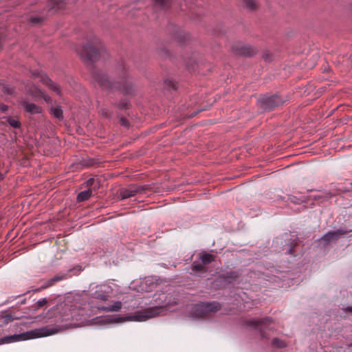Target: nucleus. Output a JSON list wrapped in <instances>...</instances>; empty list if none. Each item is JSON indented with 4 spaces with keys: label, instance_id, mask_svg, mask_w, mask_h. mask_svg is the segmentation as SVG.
I'll return each mask as SVG.
<instances>
[{
    "label": "nucleus",
    "instance_id": "obj_34",
    "mask_svg": "<svg viewBox=\"0 0 352 352\" xmlns=\"http://www.w3.org/2000/svg\"><path fill=\"white\" fill-rule=\"evenodd\" d=\"M43 21V18L41 16H32L30 19V22L33 24L42 23Z\"/></svg>",
    "mask_w": 352,
    "mask_h": 352
},
{
    "label": "nucleus",
    "instance_id": "obj_10",
    "mask_svg": "<svg viewBox=\"0 0 352 352\" xmlns=\"http://www.w3.org/2000/svg\"><path fill=\"white\" fill-rule=\"evenodd\" d=\"M232 52L238 56L251 58L258 53V50L250 45H243L241 43H237L231 46Z\"/></svg>",
    "mask_w": 352,
    "mask_h": 352
},
{
    "label": "nucleus",
    "instance_id": "obj_13",
    "mask_svg": "<svg viewBox=\"0 0 352 352\" xmlns=\"http://www.w3.org/2000/svg\"><path fill=\"white\" fill-rule=\"evenodd\" d=\"M302 241L297 235H291L289 238L287 239L285 244L283 246V250L285 251L287 254L292 256H296V248H298Z\"/></svg>",
    "mask_w": 352,
    "mask_h": 352
},
{
    "label": "nucleus",
    "instance_id": "obj_36",
    "mask_svg": "<svg viewBox=\"0 0 352 352\" xmlns=\"http://www.w3.org/2000/svg\"><path fill=\"white\" fill-rule=\"evenodd\" d=\"M38 93H39L41 97H42L45 102H49L52 101L51 97L49 96L48 95H46L45 91L39 90Z\"/></svg>",
    "mask_w": 352,
    "mask_h": 352
},
{
    "label": "nucleus",
    "instance_id": "obj_40",
    "mask_svg": "<svg viewBox=\"0 0 352 352\" xmlns=\"http://www.w3.org/2000/svg\"><path fill=\"white\" fill-rule=\"evenodd\" d=\"M343 310L344 312L352 314V306H349L345 308H343Z\"/></svg>",
    "mask_w": 352,
    "mask_h": 352
},
{
    "label": "nucleus",
    "instance_id": "obj_21",
    "mask_svg": "<svg viewBox=\"0 0 352 352\" xmlns=\"http://www.w3.org/2000/svg\"><path fill=\"white\" fill-rule=\"evenodd\" d=\"M164 85L168 90L176 91L178 89V83L172 79H165L164 81Z\"/></svg>",
    "mask_w": 352,
    "mask_h": 352
},
{
    "label": "nucleus",
    "instance_id": "obj_3",
    "mask_svg": "<svg viewBox=\"0 0 352 352\" xmlns=\"http://www.w3.org/2000/svg\"><path fill=\"white\" fill-rule=\"evenodd\" d=\"M57 332L58 329L56 328H50L49 327L45 326L39 329H35L22 333L5 336L1 338V344L10 343L21 340H27L33 338L49 336Z\"/></svg>",
    "mask_w": 352,
    "mask_h": 352
},
{
    "label": "nucleus",
    "instance_id": "obj_2",
    "mask_svg": "<svg viewBox=\"0 0 352 352\" xmlns=\"http://www.w3.org/2000/svg\"><path fill=\"white\" fill-rule=\"evenodd\" d=\"M103 50L104 45L100 39L93 36L82 45L78 54L85 65L94 66V63L100 60V53Z\"/></svg>",
    "mask_w": 352,
    "mask_h": 352
},
{
    "label": "nucleus",
    "instance_id": "obj_9",
    "mask_svg": "<svg viewBox=\"0 0 352 352\" xmlns=\"http://www.w3.org/2000/svg\"><path fill=\"white\" fill-rule=\"evenodd\" d=\"M274 323L272 318L267 316L258 320H248L245 321V324L253 327L255 330L259 331L261 339H269L268 335L264 329H267L270 324Z\"/></svg>",
    "mask_w": 352,
    "mask_h": 352
},
{
    "label": "nucleus",
    "instance_id": "obj_25",
    "mask_svg": "<svg viewBox=\"0 0 352 352\" xmlns=\"http://www.w3.org/2000/svg\"><path fill=\"white\" fill-rule=\"evenodd\" d=\"M6 121L14 129H20L21 127V122L11 116L8 117Z\"/></svg>",
    "mask_w": 352,
    "mask_h": 352
},
{
    "label": "nucleus",
    "instance_id": "obj_37",
    "mask_svg": "<svg viewBox=\"0 0 352 352\" xmlns=\"http://www.w3.org/2000/svg\"><path fill=\"white\" fill-rule=\"evenodd\" d=\"M101 113H102V116L106 118H111V112H110L107 109H102L101 110Z\"/></svg>",
    "mask_w": 352,
    "mask_h": 352
},
{
    "label": "nucleus",
    "instance_id": "obj_29",
    "mask_svg": "<svg viewBox=\"0 0 352 352\" xmlns=\"http://www.w3.org/2000/svg\"><path fill=\"white\" fill-rule=\"evenodd\" d=\"M47 87L52 91L56 92L58 96L61 95V91H60L59 85L58 84H56V82H54V81L52 80L51 82H50L47 85Z\"/></svg>",
    "mask_w": 352,
    "mask_h": 352
},
{
    "label": "nucleus",
    "instance_id": "obj_7",
    "mask_svg": "<svg viewBox=\"0 0 352 352\" xmlns=\"http://www.w3.org/2000/svg\"><path fill=\"white\" fill-rule=\"evenodd\" d=\"M82 270V267L81 265H78L67 270V272H60L56 274L52 278L48 279L44 285H43L40 288L36 289L33 290L34 292H40L42 289H47L50 287L54 285L56 283L61 281L63 280L67 279L69 277H71L72 275H76L78 273Z\"/></svg>",
    "mask_w": 352,
    "mask_h": 352
},
{
    "label": "nucleus",
    "instance_id": "obj_22",
    "mask_svg": "<svg viewBox=\"0 0 352 352\" xmlns=\"http://www.w3.org/2000/svg\"><path fill=\"white\" fill-rule=\"evenodd\" d=\"M154 4L162 9H168L172 4L173 0H153Z\"/></svg>",
    "mask_w": 352,
    "mask_h": 352
},
{
    "label": "nucleus",
    "instance_id": "obj_30",
    "mask_svg": "<svg viewBox=\"0 0 352 352\" xmlns=\"http://www.w3.org/2000/svg\"><path fill=\"white\" fill-rule=\"evenodd\" d=\"M243 2L245 6L251 10H254L257 8V2L256 0H243Z\"/></svg>",
    "mask_w": 352,
    "mask_h": 352
},
{
    "label": "nucleus",
    "instance_id": "obj_5",
    "mask_svg": "<svg viewBox=\"0 0 352 352\" xmlns=\"http://www.w3.org/2000/svg\"><path fill=\"white\" fill-rule=\"evenodd\" d=\"M285 102V100L278 94H261L257 100V105L263 112H269L282 106Z\"/></svg>",
    "mask_w": 352,
    "mask_h": 352
},
{
    "label": "nucleus",
    "instance_id": "obj_41",
    "mask_svg": "<svg viewBox=\"0 0 352 352\" xmlns=\"http://www.w3.org/2000/svg\"><path fill=\"white\" fill-rule=\"evenodd\" d=\"M4 179V176L1 174V173L0 172V179L1 180H3Z\"/></svg>",
    "mask_w": 352,
    "mask_h": 352
},
{
    "label": "nucleus",
    "instance_id": "obj_38",
    "mask_svg": "<svg viewBox=\"0 0 352 352\" xmlns=\"http://www.w3.org/2000/svg\"><path fill=\"white\" fill-rule=\"evenodd\" d=\"M8 110V106L0 102V111L3 113Z\"/></svg>",
    "mask_w": 352,
    "mask_h": 352
},
{
    "label": "nucleus",
    "instance_id": "obj_32",
    "mask_svg": "<svg viewBox=\"0 0 352 352\" xmlns=\"http://www.w3.org/2000/svg\"><path fill=\"white\" fill-rule=\"evenodd\" d=\"M190 39V36L188 34L185 33L184 34H179L177 37V41L180 45L184 44L187 41Z\"/></svg>",
    "mask_w": 352,
    "mask_h": 352
},
{
    "label": "nucleus",
    "instance_id": "obj_6",
    "mask_svg": "<svg viewBox=\"0 0 352 352\" xmlns=\"http://www.w3.org/2000/svg\"><path fill=\"white\" fill-rule=\"evenodd\" d=\"M216 258V255L203 251L199 254L200 262L193 261L190 265V269L195 273L206 274L208 271L207 265L214 262Z\"/></svg>",
    "mask_w": 352,
    "mask_h": 352
},
{
    "label": "nucleus",
    "instance_id": "obj_11",
    "mask_svg": "<svg viewBox=\"0 0 352 352\" xmlns=\"http://www.w3.org/2000/svg\"><path fill=\"white\" fill-rule=\"evenodd\" d=\"M153 316V311L149 310L145 313L137 312L133 316H127V317H118V316H112L111 318H107L105 320L106 323H116L120 322L126 320H135V321H144L148 318Z\"/></svg>",
    "mask_w": 352,
    "mask_h": 352
},
{
    "label": "nucleus",
    "instance_id": "obj_35",
    "mask_svg": "<svg viewBox=\"0 0 352 352\" xmlns=\"http://www.w3.org/2000/svg\"><path fill=\"white\" fill-rule=\"evenodd\" d=\"M3 318L4 319L5 324H8L14 320L12 315L11 314H6L3 315Z\"/></svg>",
    "mask_w": 352,
    "mask_h": 352
},
{
    "label": "nucleus",
    "instance_id": "obj_23",
    "mask_svg": "<svg viewBox=\"0 0 352 352\" xmlns=\"http://www.w3.org/2000/svg\"><path fill=\"white\" fill-rule=\"evenodd\" d=\"M272 345L276 349H284L287 346L286 342L278 338H274L272 339Z\"/></svg>",
    "mask_w": 352,
    "mask_h": 352
},
{
    "label": "nucleus",
    "instance_id": "obj_18",
    "mask_svg": "<svg viewBox=\"0 0 352 352\" xmlns=\"http://www.w3.org/2000/svg\"><path fill=\"white\" fill-rule=\"evenodd\" d=\"M50 113L55 118L58 120H63L64 118L63 111L61 106L57 105L56 107H52L50 110Z\"/></svg>",
    "mask_w": 352,
    "mask_h": 352
},
{
    "label": "nucleus",
    "instance_id": "obj_33",
    "mask_svg": "<svg viewBox=\"0 0 352 352\" xmlns=\"http://www.w3.org/2000/svg\"><path fill=\"white\" fill-rule=\"evenodd\" d=\"M120 124L121 126H124V127H126V128H129L130 126V122L129 121L124 117H121L120 118Z\"/></svg>",
    "mask_w": 352,
    "mask_h": 352
},
{
    "label": "nucleus",
    "instance_id": "obj_24",
    "mask_svg": "<svg viewBox=\"0 0 352 352\" xmlns=\"http://www.w3.org/2000/svg\"><path fill=\"white\" fill-rule=\"evenodd\" d=\"M85 184L88 189H91L92 187L94 190L100 188V181L96 180L94 178H89Z\"/></svg>",
    "mask_w": 352,
    "mask_h": 352
},
{
    "label": "nucleus",
    "instance_id": "obj_15",
    "mask_svg": "<svg viewBox=\"0 0 352 352\" xmlns=\"http://www.w3.org/2000/svg\"><path fill=\"white\" fill-rule=\"evenodd\" d=\"M19 104L25 109V111L32 115L40 114L42 113V107L32 102H29L27 100H23L19 102Z\"/></svg>",
    "mask_w": 352,
    "mask_h": 352
},
{
    "label": "nucleus",
    "instance_id": "obj_14",
    "mask_svg": "<svg viewBox=\"0 0 352 352\" xmlns=\"http://www.w3.org/2000/svg\"><path fill=\"white\" fill-rule=\"evenodd\" d=\"M240 274L237 271H229L219 275L218 280L227 285L234 283L239 278Z\"/></svg>",
    "mask_w": 352,
    "mask_h": 352
},
{
    "label": "nucleus",
    "instance_id": "obj_31",
    "mask_svg": "<svg viewBox=\"0 0 352 352\" xmlns=\"http://www.w3.org/2000/svg\"><path fill=\"white\" fill-rule=\"evenodd\" d=\"M47 303V300L46 298H43L41 300H39L37 301L33 306L32 308L34 311H36L39 309L40 308L43 307Z\"/></svg>",
    "mask_w": 352,
    "mask_h": 352
},
{
    "label": "nucleus",
    "instance_id": "obj_16",
    "mask_svg": "<svg viewBox=\"0 0 352 352\" xmlns=\"http://www.w3.org/2000/svg\"><path fill=\"white\" fill-rule=\"evenodd\" d=\"M67 0H49L47 2L48 12L53 13L57 12L59 10L66 9Z\"/></svg>",
    "mask_w": 352,
    "mask_h": 352
},
{
    "label": "nucleus",
    "instance_id": "obj_27",
    "mask_svg": "<svg viewBox=\"0 0 352 352\" xmlns=\"http://www.w3.org/2000/svg\"><path fill=\"white\" fill-rule=\"evenodd\" d=\"M109 296L104 292L99 291H96L93 296L94 298L101 301H107L109 299Z\"/></svg>",
    "mask_w": 352,
    "mask_h": 352
},
{
    "label": "nucleus",
    "instance_id": "obj_20",
    "mask_svg": "<svg viewBox=\"0 0 352 352\" xmlns=\"http://www.w3.org/2000/svg\"><path fill=\"white\" fill-rule=\"evenodd\" d=\"M92 195V190L88 189L87 190L82 191L79 192L76 197V201L78 202H82L88 200Z\"/></svg>",
    "mask_w": 352,
    "mask_h": 352
},
{
    "label": "nucleus",
    "instance_id": "obj_17",
    "mask_svg": "<svg viewBox=\"0 0 352 352\" xmlns=\"http://www.w3.org/2000/svg\"><path fill=\"white\" fill-rule=\"evenodd\" d=\"M113 105L120 110H128L131 108L130 100L126 98H122L119 102H114Z\"/></svg>",
    "mask_w": 352,
    "mask_h": 352
},
{
    "label": "nucleus",
    "instance_id": "obj_19",
    "mask_svg": "<svg viewBox=\"0 0 352 352\" xmlns=\"http://www.w3.org/2000/svg\"><path fill=\"white\" fill-rule=\"evenodd\" d=\"M122 307V303L120 301H116L114 302L113 305L109 306V307H98V309L104 311H119Z\"/></svg>",
    "mask_w": 352,
    "mask_h": 352
},
{
    "label": "nucleus",
    "instance_id": "obj_1",
    "mask_svg": "<svg viewBox=\"0 0 352 352\" xmlns=\"http://www.w3.org/2000/svg\"><path fill=\"white\" fill-rule=\"evenodd\" d=\"M116 73L118 76L116 80H111L102 71H93L91 76L102 89L118 91L124 96H134L135 89L133 82L131 80L128 69L122 64L117 67Z\"/></svg>",
    "mask_w": 352,
    "mask_h": 352
},
{
    "label": "nucleus",
    "instance_id": "obj_8",
    "mask_svg": "<svg viewBox=\"0 0 352 352\" xmlns=\"http://www.w3.org/2000/svg\"><path fill=\"white\" fill-rule=\"evenodd\" d=\"M151 190L150 185H138L130 184L126 188H122L118 191V198L124 200L131 197L135 196L137 194H143L146 191Z\"/></svg>",
    "mask_w": 352,
    "mask_h": 352
},
{
    "label": "nucleus",
    "instance_id": "obj_4",
    "mask_svg": "<svg viewBox=\"0 0 352 352\" xmlns=\"http://www.w3.org/2000/svg\"><path fill=\"white\" fill-rule=\"evenodd\" d=\"M221 309V305L217 301L201 302L192 306L190 315L195 318L207 319Z\"/></svg>",
    "mask_w": 352,
    "mask_h": 352
},
{
    "label": "nucleus",
    "instance_id": "obj_26",
    "mask_svg": "<svg viewBox=\"0 0 352 352\" xmlns=\"http://www.w3.org/2000/svg\"><path fill=\"white\" fill-rule=\"evenodd\" d=\"M33 75L36 76H38V77H40L41 78V81L42 82L43 84H44L45 85H47L50 82H51L52 81V79L49 78V76L47 75V74H40L39 72H34L33 73Z\"/></svg>",
    "mask_w": 352,
    "mask_h": 352
},
{
    "label": "nucleus",
    "instance_id": "obj_39",
    "mask_svg": "<svg viewBox=\"0 0 352 352\" xmlns=\"http://www.w3.org/2000/svg\"><path fill=\"white\" fill-rule=\"evenodd\" d=\"M263 58L264 59V60L265 61H269L271 59V54L269 53V52H265L263 54Z\"/></svg>",
    "mask_w": 352,
    "mask_h": 352
},
{
    "label": "nucleus",
    "instance_id": "obj_12",
    "mask_svg": "<svg viewBox=\"0 0 352 352\" xmlns=\"http://www.w3.org/2000/svg\"><path fill=\"white\" fill-rule=\"evenodd\" d=\"M349 232V230L344 229H338L336 230L329 231L319 239V242L323 247H326L330 243L338 241L342 236L346 234Z\"/></svg>",
    "mask_w": 352,
    "mask_h": 352
},
{
    "label": "nucleus",
    "instance_id": "obj_28",
    "mask_svg": "<svg viewBox=\"0 0 352 352\" xmlns=\"http://www.w3.org/2000/svg\"><path fill=\"white\" fill-rule=\"evenodd\" d=\"M0 87H1L2 91L8 95H12L14 93L15 88L14 87H10L3 82H0Z\"/></svg>",
    "mask_w": 352,
    "mask_h": 352
}]
</instances>
